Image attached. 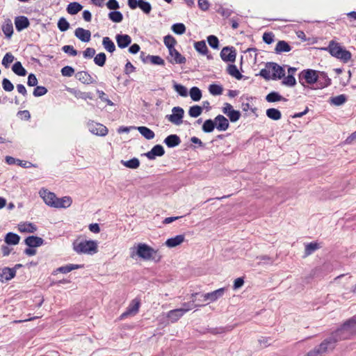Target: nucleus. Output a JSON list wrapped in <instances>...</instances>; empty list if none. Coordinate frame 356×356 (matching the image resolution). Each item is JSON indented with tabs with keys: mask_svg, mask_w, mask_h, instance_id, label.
I'll use <instances>...</instances> for the list:
<instances>
[{
	"mask_svg": "<svg viewBox=\"0 0 356 356\" xmlns=\"http://www.w3.org/2000/svg\"><path fill=\"white\" fill-rule=\"evenodd\" d=\"M299 81L304 85L302 80L308 84H314L318 81V71L312 69L303 70L298 75Z\"/></svg>",
	"mask_w": 356,
	"mask_h": 356,
	"instance_id": "39448f33",
	"label": "nucleus"
},
{
	"mask_svg": "<svg viewBox=\"0 0 356 356\" xmlns=\"http://www.w3.org/2000/svg\"><path fill=\"white\" fill-rule=\"evenodd\" d=\"M139 165V160L136 158L131 159L124 163V165L131 169H136L138 168Z\"/></svg>",
	"mask_w": 356,
	"mask_h": 356,
	"instance_id": "4d7b16f0",
	"label": "nucleus"
},
{
	"mask_svg": "<svg viewBox=\"0 0 356 356\" xmlns=\"http://www.w3.org/2000/svg\"><path fill=\"white\" fill-rule=\"evenodd\" d=\"M83 8V6L77 2H72L68 4L67 11L70 15H76Z\"/></svg>",
	"mask_w": 356,
	"mask_h": 356,
	"instance_id": "4c0bfd02",
	"label": "nucleus"
},
{
	"mask_svg": "<svg viewBox=\"0 0 356 356\" xmlns=\"http://www.w3.org/2000/svg\"><path fill=\"white\" fill-rule=\"evenodd\" d=\"M216 123L214 120L208 119L206 120L202 124V131L205 133L212 132L215 128H216Z\"/></svg>",
	"mask_w": 356,
	"mask_h": 356,
	"instance_id": "f704fd0d",
	"label": "nucleus"
},
{
	"mask_svg": "<svg viewBox=\"0 0 356 356\" xmlns=\"http://www.w3.org/2000/svg\"><path fill=\"white\" fill-rule=\"evenodd\" d=\"M74 34L76 37L82 42H87L90 40L91 33L89 30H86L83 28H77L74 31Z\"/></svg>",
	"mask_w": 356,
	"mask_h": 356,
	"instance_id": "b1692460",
	"label": "nucleus"
},
{
	"mask_svg": "<svg viewBox=\"0 0 356 356\" xmlns=\"http://www.w3.org/2000/svg\"><path fill=\"white\" fill-rule=\"evenodd\" d=\"M347 101V96L346 95H339L335 97H332L330 99L329 102L332 105L341 106Z\"/></svg>",
	"mask_w": 356,
	"mask_h": 356,
	"instance_id": "7c9ffc66",
	"label": "nucleus"
},
{
	"mask_svg": "<svg viewBox=\"0 0 356 356\" xmlns=\"http://www.w3.org/2000/svg\"><path fill=\"white\" fill-rule=\"evenodd\" d=\"M20 237L15 233L9 232L5 236V242L8 245H17L19 243Z\"/></svg>",
	"mask_w": 356,
	"mask_h": 356,
	"instance_id": "72a5a7b5",
	"label": "nucleus"
},
{
	"mask_svg": "<svg viewBox=\"0 0 356 356\" xmlns=\"http://www.w3.org/2000/svg\"><path fill=\"white\" fill-rule=\"evenodd\" d=\"M207 42L211 48L214 49L219 48V40L216 35H209L207 37Z\"/></svg>",
	"mask_w": 356,
	"mask_h": 356,
	"instance_id": "864d4df0",
	"label": "nucleus"
},
{
	"mask_svg": "<svg viewBox=\"0 0 356 356\" xmlns=\"http://www.w3.org/2000/svg\"><path fill=\"white\" fill-rule=\"evenodd\" d=\"M274 34L272 32H266L263 35V41L267 44H270L274 41Z\"/></svg>",
	"mask_w": 356,
	"mask_h": 356,
	"instance_id": "e2e57ef3",
	"label": "nucleus"
},
{
	"mask_svg": "<svg viewBox=\"0 0 356 356\" xmlns=\"http://www.w3.org/2000/svg\"><path fill=\"white\" fill-rule=\"evenodd\" d=\"M106 60V56L103 52L97 54L94 58L95 63L99 67H103L105 65Z\"/></svg>",
	"mask_w": 356,
	"mask_h": 356,
	"instance_id": "8fccbe9b",
	"label": "nucleus"
},
{
	"mask_svg": "<svg viewBox=\"0 0 356 356\" xmlns=\"http://www.w3.org/2000/svg\"><path fill=\"white\" fill-rule=\"evenodd\" d=\"M227 72L232 76L236 78L238 80L243 79V76L241 74L237 67L234 64L228 65L227 67Z\"/></svg>",
	"mask_w": 356,
	"mask_h": 356,
	"instance_id": "c756f323",
	"label": "nucleus"
},
{
	"mask_svg": "<svg viewBox=\"0 0 356 356\" xmlns=\"http://www.w3.org/2000/svg\"><path fill=\"white\" fill-rule=\"evenodd\" d=\"M266 67L268 69L272 70L273 80L281 79L285 76V70L284 67L279 65L277 63L274 62H268L266 64Z\"/></svg>",
	"mask_w": 356,
	"mask_h": 356,
	"instance_id": "6e6552de",
	"label": "nucleus"
},
{
	"mask_svg": "<svg viewBox=\"0 0 356 356\" xmlns=\"http://www.w3.org/2000/svg\"><path fill=\"white\" fill-rule=\"evenodd\" d=\"M184 110L180 106H175L172 109V114L167 115L165 118L172 124L179 126L183 123Z\"/></svg>",
	"mask_w": 356,
	"mask_h": 356,
	"instance_id": "423d86ee",
	"label": "nucleus"
},
{
	"mask_svg": "<svg viewBox=\"0 0 356 356\" xmlns=\"http://www.w3.org/2000/svg\"><path fill=\"white\" fill-rule=\"evenodd\" d=\"M168 51L171 58L170 59L168 58L170 63H175L176 64H184L186 63V58L182 56L177 49H175V48H173Z\"/></svg>",
	"mask_w": 356,
	"mask_h": 356,
	"instance_id": "2eb2a0df",
	"label": "nucleus"
},
{
	"mask_svg": "<svg viewBox=\"0 0 356 356\" xmlns=\"http://www.w3.org/2000/svg\"><path fill=\"white\" fill-rule=\"evenodd\" d=\"M225 288H220L216 291H213L212 292L207 293L205 294H203L202 296L204 298V300H210L211 302H214L221 298L225 291Z\"/></svg>",
	"mask_w": 356,
	"mask_h": 356,
	"instance_id": "dca6fc26",
	"label": "nucleus"
},
{
	"mask_svg": "<svg viewBox=\"0 0 356 356\" xmlns=\"http://www.w3.org/2000/svg\"><path fill=\"white\" fill-rule=\"evenodd\" d=\"M58 27L60 31H65L70 28V24L66 19L61 17L58 22Z\"/></svg>",
	"mask_w": 356,
	"mask_h": 356,
	"instance_id": "13d9d810",
	"label": "nucleus"
},
{
	"mask_svg": "<svg viewBox=\"0 0 356 356\" xmlns=\"http://www.w3.org/2000/svg\"><path fill=\"white\" fill-rule=\"evenodd\" d=\"M2 31L5 35L10 38L13 33V26L10 21L2 26Z\"/></svg>",
	"mask_w": 356,
	"mask_h": 356,
	"instance_id": "3c124183",
	"label": "nucleus"
},
{
	"mask_svg": "<svg viewBox=\"0 0 356 356\" xmlns=\"http://www.w3.org/2000/svg\"><path fill=\"white\" fill-rule=\"evenodd\" d=\"M164 44L168 49V51H170V49L175 48V46L177 44V41L173 36L168 35L164 37Z\"/></svg>",
	"mask_w": 356,
	"mask_h": 356,
	"instance_id": "a18cd8bd",
	"label": "nucleus"
},
{
	"mask_svg": "<svg viewBox=\"0 0 356 356\" xmlns=\"http://www.w3.org/2000/svg\"><path fill=\"white\" fill-rule=\"evenodd\" d=\"M266 100L268 102L274 103L280 101L286 102L287 99L282 97L278 92L273 91L266 96Z\"/></svg>",
	"mask_w": 356,
	"mask_h": 356,
	"instance_id": "cd10ccee",
	"label": "nucleus"
},
{
	"mask_svg": "<svg viewBox=\"0 0 356 356\" xmlns=\"http://www.w3.org/2000/svg\"><path fill=\"white\" fill-rule=\"evenodd\" d=\"M15 269L9 267H4L0 269V281L7 282L15 277Z\"/></svg>",
	"mask_w": 356,
	"mask_h": 356,
	"instance_id": "4468645a",
	"label": "nucleus"
},
{
	"mask_svg": "<svg viewBox=\"0 0 356 356\" xmlns=\"http://www.w3.org/2000/svg\"><path fill=\"white\" fill-rule=\"evenodd\" d=\"M72 246L73 250L78 254H94L98 252L97 241L86 240L81 237L73 242Z\"/></svg>",
	"mask_w": 356,
	"mask_h": 356,
	"instance_id": "f03ea898",
	"label": "nucleus"
},
{
	"mask_svg": "<svg viewBox=\"0 0 356 356\" xmlns=\"http://www.w3.org/2000/svg\"><path fill=\"white\" fill-rule=\"evenodd\" d=\"M194 47L195 49L202 55H207L209 52L204 40L195 42L194 44Z\"/></svg>",
	"mask_w": 356,
	"mask_h": 356,
	"instance_id": "c9c22d12",
	"label": "nucleus"
},
{
	"mask_svg": "<svg viewBox=\"0 0 356 356\" xmlns=\"http://www.w3.org/2000/svg\"><path fill=\"white\" fill-rule=\"evenodd\" d=\"M172 31L177 35H182L186 32V26L183 23L174 24L171 27Z\"/></svg>",
	"mask_w": 356,
	"mask_h": 356,
	"instance_id": "49530a36",
	"label": "nucleus"
},
{
	"mask_svg": "<svg viewBox=\"0 0 356 356\" xmlns=\"http://www.w3.org/2000/svg\"><path fill=\"white\" fill-rule=\"evenodd\" d=\"M74 73V70L70 66H65L61 69V74L64 76L70 77Z\"/></svg>",
	"mask_w": 356,
	"mask_h": 356,
	"instance_id": "338daca9",
	"label": "nucleus"
},
{
	"mask_svg": "<svg viewBox=\"0 0 356 356\" xmlns=\"http://www.w3.org/2000/svg\"><path fill=\"white\" fill-rule=\"evenodd\" d=\"M321 248L319 243L317 242H311L305 244V255L304 257H307L312 253H314L316 250H318Z\"/></svg>",
	"mask_w": 356,
	"mask_h": 356,
	"instance_id": "2f4dec72",
	"label": "nucleus"
},
{
	"mask_svg": "<svg viewBox=\"0 0 356 356\" xmlns=\"http://www.w3.org/2000/svg\"><path fill=\"white\" fill-rule=\"evenodd\" d=\"M81 268V266L77 264H68L64 266H61L57 269L58 271L62 273H67L70 271Z\"/></svg>",
	"mask_w": 356,
	"mask_h": 356,
	"instance_id": "09e8293b",
	"label": "nucleus"
},
{
	"mask_svg": "<svg viewBox=\"0 0 356 356\" xmlns=\"http://www.w3.org/2000/svg\"><path fill=\"white\" fill-rule=\"evenodd\" d=\"M153 252V248L145 243H139L137 247L131 249V257L134 258L135 256H138L145 260H149L152 258Z\"/></svg>",
	"mask_w": 356,
	"mask_h": 356,
	"instance_id": "20e7f679",
	"label": "nucleus"
},
{
	"mask_svg": "<svg viewBox=\"0 0 356 356\" xmlns=\"http://www.w3.org/2000/svg\"><path fill=\"white\" fill-rule=\"evenodd\" d=\"M214 121L216 123V129L220 131H226L229 127L228 120L222 115H218Z\"/></svg>",
	"mask_w": 356,
	"mask_h": 356,
	"instance_id": "f3484780",
	"label": "nucleus"
},
{
	"mask_svg": "<svg viewBox=\"0 0 356 356\" xmlns=\"http://www.w3.org/2000/svg\"><path fill=\"white\" fill-rule=\"evenodd\" d=\"M47 92V89L44 86H36L33 90V95L35 97H40L44 95Z\"/></svg>",
	"mask_w": 356,
	"mask_h": 356,
	"instance_id": "0e129e2a",
	"label": "nucleus"
},
{
	"mask_svg": "<svg viewBox=\"0 0 356 356\" xmlns=\"http://www.w3.org/2000/svg\"><path fill=\"white\" fill-rule=\"evenodd\" d=\"M185 240V236L184 234L177 235L175 237L167 239L165 242V245L168 248H175L177 245L181 244Z\"/></svg>",
	"mask_w": 356,
	"mask_h": 356,
	"instance_id": "412c9836",
	"label": "nucleus"
},
{
	"mask_svg": "<svg viewBox=\"0 0 356 356\" xmlns=\"http://www.w3.org/2000/svg\"><path fill=\"white\" fill-rule=\"evenodd\" d=\"M138 131L147 139H152L154 137V133L153 131L146 127H138Z\"/></svg>",
	"mask_w": 356,
	"mask_h": 356,
	"instance_id": "37998d69",
	"label": "nucleus"
},
{
	"mask_svg": "<svg viewBox=\"0 0 356 356\" xmlns=\"http://www.w3.org/2000/svg\"><path fill=\"white\" fill-rule=\"evenodd\" d=\"M74 96L76 97V98H79V99H84V100H86V99H93V94L92 92H81V91H75L74 92Z\"/></svg>",
	"mask_w": 356,
	"mask_h": 356,
	"instance_id": "603ef678",
	"label": "nucleus"
},
{
	"mask_svg": "<svg viewBox=\"0 0 356 356\" xmlns=\"http://www.w3.org/2000/svg\"><path fill=\"white\" fill-rule=\"evenodd\" d=\"M97 94H98V97H99V98L102 101H103V102H106L108 105H110V106H112V105L113 104V103L112 102V101H111V100H110V99L107 97L106 94L104 91L97 90Z\"/></svg>",
	"mask_w": 356,
	"mask_h": 356,
	"instance_id": "69168bd1",
	"label": "nucleus"
},
{
	"mask_svg": "<svg viewBox=\"0 0 356 356\" xmlns=\"http://www.w3.org/2000/svg\"><path fill=\"white\" fill-rule=\"evenodd\" d=\"M72 200L69 196H65L61 198H56L55 208H67L71 206Z\"/></svg>",
	"mask_w": 356,
	"mask_h": 356,
	"instance_id": "a878e982",
	"label": "nucleus"
},
{
	"mask_svg": "<svg viewBox=\"0 0 356 356\" xmlns=\"http://www.w3.org/2000/svg\"><path fill=\"white\" fill-rule=\"evenodd\" d=\"M355 334H356V315L347 320L320 345L309 351L305 356H323V354L332 350L339 341L350 339Z\"/></svg>",
	"mask_w": 356,
	"mask_h": 356,
	"instance_id": "f257e3e1",
	"label": "nucleus"
},
{
	"mask_svg": "<svg viewBox=\"0 0 356 356\" xmlns=\"http://www.w3.org/2000/svg\"><path fill=\"white\" fill-rule=\"evenodd\" d=\"M2 87L5 91L11 92L14 89L13 84L6 78H4L2 81Z\"/></svg>",
	"mask_w": 356,
	"mask_h": 356,
	"instance_id": "680f3d73",
	"label": "nucleus"
},
{
	"mask_svg": "<svg viewBox=\"0 0 356 356\" xmlns=\"http://www.w3.org/2000/svg\"><path fill=\"white\" fill-rule=\"evenodd\" d=\"M75 77L81 83L87 85L94 83L95 82L93 77L88 72L85 71L78 72L75 74Z\"/></svg>",
	"mask_w": 356,
	"mask_h": 356,
	"instance_id": "a211bd4d",
	"label": "nucleus"
},
{
	"mask_svg": "<svg viewBox=\"0 0 356 356\" xmlns=\"http://www.w3.org/2000/svg\"><path fill=\"white\" fill-rule=\"evenodd\" d=\"M13 71L18 76H25L26 74V70L22 66L19 61L16 62L12 67Z\"/></svg>",
	"mask_w": 356,
	"mask_h": 356,
	"instance_id": "ea45409f",
	"label": "nucleus"
},
{
	"mask_svg": "<svg viewBox=\"0 0 356 356\" xmlns=\"http://www.w3.org/2000/svg\"><path fill=\"white\" fill-rule=\"evenodd\" d=\"M282 83L289 87H293L296 84V80L293 74H289L286 77H284Z\"/></svg>",
	"mask_w": 356,
	"mask_h": 356,
	"instance_id": "6e6d98bb",
	"label": "nucleus"
},
{
	"mask_svg": "<svg viewBox=\"0 0 356 356\" xmlns=\"http://www.w3.org/2000/svg\"><path fill=\"white\" fill-rule=\"evenodd\" d=\"M189 305H190V303L185 302L183 304V306H184L183 308L170 310L168 314V317L171 321V322H172V323L176 322L186 312L191 309Z\"/></svg>",
	"mask_w": 356,
	"mask_h": 356,
	"instance_id": "9d476101",
	"label": "nucleus"
},
{
	"mask_svg": "<svg viewBox=\"0 0 356 356\" xmlns=\"http://www.w3.org/2000/svg\"><path fill=\"white\" fill-rule=\"evenodd\" d=\"M89 131L94 135L105 136L108 133V128L104 124L92 121L88 123Z\"/></svg>",
	"mask_w": 356,
	"mask_h": 356,
	"instance_id": "1a4fd4ad",
	"label": "nucleus"
},
{
	"mask_svg": "<svg viewBox=\"0 0 356 356\" xmlns=\"http://www.w3.org/2000/svg\"><path fill=\"white\" fill-rule=\"evenodd\" d=\"M173 88L180 96L184 97L188 96V89L184 86L174 81Z\"/></svg>",
	"mask_w": 356,
	"mask_h": 356,
	"instance_id": "a19ab883",
	"label": "nucleus"
},
{
	"mask_svg": "<svg viewBox=\"0 0 356 356\" xmlns=\"http://www.w3.org/2000/svg\"><path fill=\"white\" fill-rule=\"evenodd\" d=\"M138 7L145 13H149L151 11V5L143 0H138Z\"/></svg>",
	"mask_w": 356,
	"mask_h": 356,
	"instance_id": "bf43d9fd",
	"label": "nucleus"
},
{
	"mask_svg": "<svg viewBox=\"0 0 356 356\" xmlns=\"http://www.w3.org/2000/svg\"><path fill=\"white\" fill-rule=\"evenodd\" d=\"M18 230L20 232L34 233L37 230V227L31 222H23L18 225Z\"/></svg>",
	"mask_w": 356,
	"mask_h": 356,
	"instance_id": "c85d7f7f",
	"label": "nucleus"
},
{
	"mask_svg": "<svg viewBox=\"0 0 356 356\" xmlns=\"http://www.w3.org/2000/svg\"><path fill=\"white\" fill-rule=\"evenodd\" d=\"M102 44L104 49L110 53H113L115 50L114 42L108 37H104L103 38Z\"/></svg>",
	"mask_w": 356,
	"mask_h": 356,
	"instance_id": "58836bf2",
	"label": "nucleus"
},
{
	"mask_svg": "<svg viewBox=\"0 0 356 356\" xmlns=\"http://www.w3.org/2000/svg\"><path fill=\"white\" fill-rule=\"evenodd\" d=\"M181 140L180 137L177 134H170L168 136L163 143L169 148L175 147L181 143Z\"/></svg>",
	"mask_w": 356,
	"mask_h": 356,
	"instance_id": "6ab92c4d",
	"label": "nucleus"
},
{
	"mask_svg": "<svg viewBox=\"0 0 356 356\" xmlns=\"http://www.w3.org/2000/svg\"><path fill=\"white\" fill-rule=\"evenodd\" d=\"M15 24L16 29L18 31H21L23 29L28 28L30 25V22L26 17L19 16V17H15Z\"/></svg>",
	"mask_w": 356,
	"mask_h": 356,
	"instance_id": "5701e85b",
	"label": "nucleus"
},
{
	"mask_svg": "<svg viewBox=\"0 0 356 356\" xmlns=\"http://www.w3.org/2000/svg\"><path fill=\"white\" fill-rule=\"evenodd\" d=\"M189 95L191 99L194 102L200 101L202 96L201 90L196 86H193L190 89Z\"/></svg>",
	"mask_w": 356,
	"mask_h": 356,
	"instance_id": "e433bc0d",
	"label": "nucleus"
},
{
	"mask_svg": "<svg viewBox=\"0 0 356 356\" xmlns=\"http://www.w3.org/2000/svg\"><path fill=\"white\" fill-rule=\"evenodd\" d=\"M62 50L70 54V56H75L77 55V51L71 45H65L62 47Z\"/></svg>",
	"mask_w": 356,
	"mask_h": 356,
	"instance_id": "774afa93",
	"label": "nucleus"
},
{
	"mask_svg": "<svg viewBox=\"0 0 356 356\" xmlns=\"http://www.w3.org/2000/svg\"><path fill=\"white\" fill-rule=\"evenodd\" d=\"M39 194L47 205L54 207L57 197L54 193L42 188L39 191Z\"/></svg>",
	"mask_w": 356,
	"mask_h": 356,
	"instance_id": "ddd939ff",
	"label": "nucleus"
},
{
	"mask_svg": "<svg viewBox=\"0 0 356 356\" xmlns=\"http://www.w3.org/2000/svg\"><path fill=\"white\" fill-rule=\"evenodd\" d=\"M203 111V108L198 105H194L189 108L188 115L191 118H197L199 117Z\"/></svg>",
	"mask_w": 356,
	"mask_h": 356,
	"instance_id": "79ce46f5",
	"label": "nucleus"
},
{
	"mask_svg": "<svg viewBox=\"0 0 356 356\" xmlns=\"http://www.w3.org/2000/svg\"><path fill=\"white\" fill-rule=\"evenodd\" d=\"M14 60V56L10 52L6 53L3 56L2 60V65L5 66V67H8L9 65L13 63Z\"/></svg>",
	"mask_w": 356,
	"mask_h": 356,
	"instance_id": "052dcab7",
	"label": "nucleus"
},
{
	"mask_svg": "<svg viewBox=\"0 0 356 356\" xmlns=\"http://www.w3.org/2000/svg\"><path fill=\"white\" fill-rule=\"evenodd\" d=\"M25 243L30 248H35L42 245L43 239L38 236H30L25 239Z\"/></svg>",
	"mask_w": 356,
	"mask_h": 356,
	"instance_id": "393cba45",
	"label": "nucleus"
},
{
	"mask_svg": "<svg viewBox=\"0 0 356 356\" xmlns=\"http://www.w3.org/2000/svg\"><path fill=\"white\" fill-rule=\"evenodd\" d=\"M209 91L212 95H220L222 93L223 88L220 85L213 83L209 85Z\"/></svg>",
	"mask_w": 356,
	"mask_h": 356,
	"instance_id": "c03bdc74",
	"label": "nucleus"
},
{
	"mask_svg": "<svg viewBox=\"0 0 356 356\" xmlns=\"http://www.w3.org/2000/svg\"><path fill=\"white\" fill-rule=\"evenodd\" d=\"M140 58L145 63L156 64V56L147 55L145 52H141Z\"/></svg>",
	"mask_w": 356,
	"mask_h": 356,
	"instance_id": "5fc2aeb1",
	"label": "nucleus"
},
{
	"mask_svg": "<svg viewBox=\"0 0 356 356\" xmlns=\"http://www.w3.org/2000/svg\"><path fill=\"white\" fill-rule=\"evenodd\" d=\"M140 307V299L139 298L133 299L126 309V311L120 316V319L123 320L129 316H134L138 314Z\"/></svg>",
	"mask_w": 356,
	"mask_h": 356,
	"instance_id": "0eeeda50",
	"label": "nucleus"
},
{
	"mask_svg": "<svg viewBox=\"0 0 356 356\" xmlns=\"http://www.w3.org/2000/svg\"><path fill=\"white\" fill-rule=\"evenodd\" d=\"M292 47L284 40H280L277 43L275 52L277 54H280L284 52H289L291 50Z\"/></svg>",
	"mask_w": 356,
	"mask_h": 356,
	"instance_id": "bb28decb",
	"label": "nucleus"
},
{
	"mask_svg": "<svg viewBox=\"0 0 356 356\" xmlns=\"http://www.w3.org/2000/svg\"><path fill=\"white\" fill-rule=\"evenodd\" d=\"M115 39L118 46L121 49L128 47L131 42V37L127 34H118Z\"/></svg>",
	"mask_w": 356,
	"mask_h": 356,
	"instance_id": "4be33fe9",
	"label": "nucleus"
},
{
	"mask_svg": "<svg viewBox=\"0 0 356 356\" xmlns=\"http://www.w3.org/2000/svg\"><path fill=\"white\" fill-rule=\"evenodd\" d=\"M222 112L229 117L232 122L238 121L241 115L240 111L234 110L233 106L229 103L225 104V106L222 108Z\"/></svg>",
	"mask_w": 356,
	"mask_h": 356,
	"instance_id": "f8f14e48",
	"label": "nucleus"
},
{
	"mask_svg": "<svg viewBox=\"0 0 356 356\" xmlns=\"http://www.w3.org/2000/svg\"><path fill=\"white\" fill-rule=\"evenodd\" d=\"M109 19L116 23L121 22L123 19V15L120 11H112L108 14Z\"/></svg>",
	"mask_w": 356,
	"mask_h": 356,
	"instance_id": "de8ad7c7",
	"label": "nucleus"
},
{
	"mask_svg": "<svg viewBox=\"0 0 356 356\" xmlns=\"http://www.w3.org/2000/svg\"><path fill=\"white\" fill-rule=\"evenodd\" d=\"M324 49L328 51L331 56L340 59L343 63H348L351 59V53L334 40H331L328 47Z\"/></svg>",
	"mask_w": 356,
	"mask_h": 356,
	"instance_id": "7ed1b4c3",
	"label": "nucleus"
},
{
	"mask_svg": "<svg viewBox=\"0 0 356 356\" xmlns=\"http://www.w3.org/2000/svg\"><path fill=\"white\" fill-rule=\"evenodd\" d=\"M220 56L223 61L234 63L236 57V49L234 47H225L222 49Z\"/></svg>",
	"mask_w": 356,
	"mask_h": 356,
	"instance_id": "9b49d317",
	"label": "nucleus"
},
{
	"mask_svg": "<svg viewBox=\"0 0 356 356\" xmlns=\"http://www.w3.org/2000/svg\"><path fill=\"white\" fill-rule=\"evenodd\" d=\"M318 88H324L331 85V79L325 72H318V81L316 82Z\"/></svg>",
	"mask_w": 356,
	"mask_h": 356,
	"instance_id": "aec40b11",
	"label": "nucleus"
},
{
	"mask_svg": "<svg viewBox=\"0 0 356 356\" xmlns=\"http://www.w3.org/2000/svg\"><path fill=\"white\" fill-rule=\"evenodd\" d=\"M266 116L273 120H279L282 118L281 112L275 108H268L266 111Z\"/></svg>",
	"mask_w": 356,
	"mask_h": 356,
	"instance_id": "473e14b6",
	"label": "nucleus"
}]
</instances>
